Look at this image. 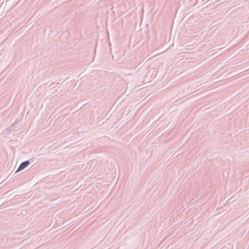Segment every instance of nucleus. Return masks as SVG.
I'll use <instances>...</instances> for the list:
<instances>
[{"label":"nucleus","mask_w":249,"mask_h":249,"mask_svg":"<svg viewBox=\"0 0 249 249\" xmlns=\"http://www.w3.org/2000/svg\"><path fill=\"white\" fill-rule=\"evenodd\" d=\"M29 162L28 161L22 162L19 166L18 170H22L24 169L26 166L29 164Z\"/></svg>","instance_id":"nucleus-1"}]
</instances>
